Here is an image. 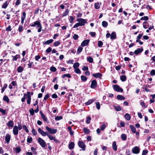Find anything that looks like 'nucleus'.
Masks as SVG:
<instances>
[{
    "label": "nucleus",
    "instance_id": "f257e3e1",
    "mask_svg": "<svg viewBox=\"0 0 155 155\" xmlns=\"http://www.w3.org/2000/svg\"><path fill=\"white\" fill-rule=\"evenodd\" d=\"M45 128L48 132L51 134H54L56 133L57 131V130L56 129H51L48 127L46 126Z\"/></svg>",
    "mask_w": 155,
    "mask_h": 155
},
{
    "label": "nucleus",
    "instance_id": "f03ea898",
    "mask_svg": "<svg viewBox=\"0 0 155 155\" xmlns=\"http://www.w3.org/2000/svg\"><path fill=\"white\" fill-rule=\"evenodd\" d=\"M38 141L42 148H44L45 147L46 145V142L41 138L38 137Z\"/></svg>",
    "mask_w": 155,
    "mask_h": 155
},
{
    "label": "nucleus",
    "instance_id": "7ed1b4c3",
    "mask_svg": "<svg viewBox=\"0 0 155 155\" xmlns=\"http://www.w3.org/2000/svg\"><path fill=\"white\" fill-rule=\"evenodd\" d=\"M113 88L115 91L118 92H122L123 91V89L117 85H113Z\"/></svg>",
    "mask_w": 155,
    "mask_h": 155
},
{
    "label": "nucleus",
    "instance_id": "20e7f679",
    "mask_svg": "<svg viewBox=\"0 0 155 155\" xmlns=\"http://www.w3.org/2000/svg\"><path fill=\"white\" fill-rule=\"evenodd\" d=\"M78 145L79 147L82 149L83 151L85 150V148L86 147L85 143L82 141H79L78 142Z\"/></svg>",
    "mask_w": 155,
    "mask_h": 155
},
{
    "label": "nucleus",
    "instance_id": "39448f33",
    "mask_svg": "<svg viewBox=\"0 0 155 155\" xmlns=\"http://www.w3.org/2000/svg\"><path fill=\"white\" fill-rule=\"evenodd\" d=\"M38 130V132L42 136H47L48 133L47 132H45L43 130H42L40 128H39Z\"/></svg>",
    "mask_w": 155,
    "mask_h": 155
},
{
    "label": "nucleus",
    "instance_id": "423d86ee",
    "mask_svg": "<svg viewBox=\"0 0 155 155\" xmlns=\"http://www.w3.org/2000/svg\"><path fill=\"white\" fill-rule=\"evenodd\" d=\"M140 149L137 146H135L132 149V152L134 154H137L140 152Z\"/></svg>",
    "mask_w": 155,
    "mask_h": 155
},
{
    "label": "nucleus",
    "instance_id": "0eeeda50",
    "mask_svg": "<svg viewBox=\"0 0 155 155\" xmlns=\"http://www.w3.org/2000/svg\"><path fill=\"white\" fill-rule=\"evenodd\" d=\"M76 20L77 21H78L79 23L81 24V25H83V26H84L85 25V24L87 23L85 19L81 18H78Z\"/></svg>",
    "mask_w": 155,
    "mask_h": 155
},
{
    "label": "nucleus",
    "instance_id": "6e6552de",
    "mask_svg": "<svg viewBox=\"0 0 155 155\" xmlns=\"http://www.w3.org/2000/svg\"><path fill=\"white\" fill-rule=\"evenodd\" d=\"M41 24L38 21H36L30 24V26L31 27H35L36 26V27L38 28Z\"/></svg>",
    "mask_w": 155,
    "mask_h": 155
},
{
    "label": "nucleus",
    "instance_id": "1a4fd4ad",
    "mask_svg": "<svg viewBox=\"0 0 155 155\" xmlns=\"http://www.w3.org/2000/svg\"><path fill=\"white\" fill-rule=\"evenodd\" d=\"M97 86V82L95 80H93L91 81V87L92 89H95Z\"/></svg>",
    "mask_w": 155,
    "mask_h": 155
},
{
    "label": "nucleus",
    "instance_id": "9d476101",
    "mask_svg": "<svg viewBox=\"0 0 155 155\" xmlns=\"http://www.w3.org/2000/svg\"><path fill=\"white\" fill-rule=\"evenodd\" d=\"M27 103L28 104H30L31 103V97L30 94V92L29 91L27 92Z\"/></svg>",
    "mask_w": 155,
    "mask_h": 155
},
{
    "label": "nucleus",
    "instance_id": "9b49d317",
    "mask_svg": "<svg viewBox=\"0 0 155 155\" xmlns=\"http://www.w3.org/2000/svg\"><path fill=\"white\" fill-rule=\"evenodd\" d=\"M13 134L15 135H18V127L16 126H15L13 128Z\"/></svg>",
    "mask_w": 155,
    "mask_h": 155
},
{
    "label": "nucleus",
    "instance_id": "f8f14e48",
    "mask_svg": "<svg viewBox=\"0 0 155 155\" xmlns=\"http://www.w3.org/2000/svg\"><path fill=\"white\" fill-rule=\"evenodd\" d=\"M11 139V136L9 134H7L5 137V140L7 144L9 143Z\"/></svg>",
    "mask_w": 155,
    "mask_h": 155
},
{
    "label": "nucleus",
    "instance_id": "ddd939ff",
    "mask_svg": "<svg viewBox=\"0 0 155 155\" xmlns=\"http://www.w3.org/2000/svg\"><path fill=\"white\" fill-rule=\"evenodd\" d=\"M89 41H90V40H89L88 39L84 40L81 43V45L82 47H84V46H87L88 45V44H89Z\"/></svg>",
    "mask_w": 155,
    "mask_h": 155
},
{
    "label": "nucleus",
    "instance_id": "4468645a",
    "mask_svg": "<svg viewBox=\"0 0 155 155\" xmlns=\"http://www.w3.org/2000/svg\"><path fill=\"white\" fill-rule=\"evenodd\" d=\"M92 76L96 78H101L102 76L101 74L100 73H96L93 74H92Z\"/></svg>",
    "mask_w": 155,
    "mask_h": 155
},
{
    "label": "nucleus",
    "instance_id": "2eb2a0df",
    "mask_svg": "<svg viewBox=\"0 0 155 155\" xmlns=\"http://www.w3.org/2000/svg\"><path fill=\"white\" fill-rule=\"evenodd\" d=\"M40 113L41 116V117L43 120L47 122H48V119L46 117L45 115L42 113V111H40Z\"/></svg>",
    "mask_w": 155,
    "mask_h": 155
},
{
    "label": "nucleus",
    "instance_id": "dca6fc26",
    "mask_svg": "<svg viewBox=\"0 0 155 155\" xmlns=\"http://www.w3.org/2000/svg\"><path fill=\"white\" fill-rule=\"evenodd\" d=\"M116 33L114 32H113L110 35V38L111 40H113L116 38Z\"/></svg>",
    "mask_w": 155,
    "mask_h": 155
},
{
    "label": "nucleus",
    "instance_id": "f3484780",
    "mask_svg": "<svg viewBox=\"0 0 155 155\" xmlns=\"http://www.w3.org/2000/svg\"><path fill=\"white\" fill-rule=\"evenodd\" d=\"M143 50V48H139L135 50L134 52V54H138L139 53L142 52Z\"/></svg>",
    "mask_w": 155,
    "mask_h": 155
},
{
    "label": "nucleus",
    "instance_id": "a211bd4d",
    "mask_svg": "<svg viewBox=\"0 0 155 155\" xmlns=\"http://www.w3.org/2000/svg\"><path fill=\"white\" fill-rule=\"evenodd\" d=\"M26 14L25 12H24L22 13V15L21 17V23L23 24L24 23V21L26 18Z\"/></svg>",
    "mask_w": 155,
    "mask_h": 155
},
{
    "label": "nucleus",
    "instance_id": "6ab92c4d",
    "mask_svg": "<svg viewBox=\"0 0 155 155\" xmlns=\"http://www.w3.org/2000/svg\"><path fill=\"white\" fill-rule=\"evenodd\" d=\"M7 125L9 127H13L14 125L13 121L10 120L7 123Z\"/></svg>",
    "mask_w": 155,
    "mask_h": 155
},
{
    "label": "nucleus",
    "instance_id": "aec40b11",
    "mask_svg": "<svg viewBox=\"0 0 155 155\" xmlns=\"http://www.w3.org/2000/svg\"><path fill=\"white\" fill-rule=\"evenodd\" d=\"M101 3H100L98 2L95 3L94 4V8L96 9H98L100 8Z\"/></svg>",
    "mask_w": 155,
    "mask_h": 155
},
{
    "label": "nucleus",
    "instance_id": "412c9836",
    "mask_svg": "<svg viewBox=\"0 0 155 155\" xmlns=\"http://www.w3.org/2000/svg\"><path fill=\"white\" fill-rule=\"evenodd\" d=\"M112 148L114 150L116 151L117 150V146L116 144V142L114 141L112 143Z\"/></svg>",
    "mask_w": 155,
    "mask_h": 155
},
{
    "label": "nucleus",
    "instance_id": "4be33fe9",
    "mask_svg": "<svg viewBox=\"0 0 155 155\" xmlns=\"http://www.w3.org/2000/svg\"><path fill=\"white\" fill-rule=\"evenodd\" d=\"M54 41V40L52 39H50L48 40L47 41H46L44 43V44L45 45H49L51 43H52Z\"/></svg>",
    "mask_w": 155,
    "mask_h": 155
},
{
    "label": "nucleus",
    "instance_id": "5701e85b",
    "mask_svg": "<svg viewBox=\"0 0 155 155\" xmlns=\"http://www.w3.org/2000/svg\"><path fill=\"white\" fill-rule=\"evenodd\" d=\"M74 143L73 142H71L69 144V148L70 149H72L74 148Z\"/></svg>",
    "mask_w": 155,
    "mask_h": 155
},
{
    "label": "nucleus",
    "instance_id": "b1692460",
    "mask_svg": "<svg viewBox=\"0 0 155 155\" xmlns=\"http://www.w3.org/2000/svg\"><path fill=\"white\" fill-rule=\"evenodd\" d=\"M83 130L86 134H88L90 132V130L85 127H84L83 129Z\"/></svg>",
    "mask_w": 155,
    "mask_h": 155
},
{
    "label": "nucleus",
    "instance_id": "393cba45",
    "mask_svg": "<svg viewBox=\"0 0 155 155\" xmlns=\"http://www.w3.org/2000/svg\"><path fill=\"white\" fill-rule=\"evenodd\" d=\"M117 98L119 100H124L125 99L124 97L120 95H118L117 96Z\"/></svg>",
    "mask_w": 155,
    "mask_h": 155
},
{
    "label": "nucleus",
    "instance_id": "a878e982",
    "mask_svg": "<svg viewBox=\"0 0 155 155\" xmlns=\"http://www.w3.org/2000/svg\"><path fill=\"white\" fill-rule=\"evenodd\" d=\"M94 101V99H90L85 103V104L86 105H89L91 104H92V103H93Z\"/></svg>",
    "mask_w": 155,
    "mask_h": 155
},
{
    "label": "nucleus",
    "instance_id": "bb28decb",
    "mask_svg": "<svg viewBox=\"0 0 155 155\" xmlns=\"http://www.w3.org/2000/svg\"><path fill=\"white\" fill-rule=\"evenodd\" d=\"M87 60L90 63H92L93 61V58L90 56L87 57Z\"/></svg>",
    "mask_w": 155,
    "mask_h": 155
},
{
    "label": "nucleus",
    "instance_id": "cd10ccee",
    "mask_svg": "<svg viewBox=\"0 0 155 155\" xmlns=\"http://www.w3.org/2000/svg\"><path fill=\"white\" fill-rule=\"evenodd\" d=\"M130 127L132 132L134 133H135L136 132V128L134 127V126L131 125H130Z\"/></svg>",
    "mask_w": 155,
    "mask_h": 155
},
{
    "label": "nucleus",
    "instance_id": "c85d7f7f",
    "mask_svg": "<svg viewBox=\"0 0 155 155\" xmlns=\"http://www.w3.org/2000/svg\"><path fill=\"white\" fill-rule=\"evenodd\" d=\"M124 117L125 118V119L127 120H129L131 118V117L130 115L128 114H126L124 115Z\"/></svg>",
    "mask_w": 155,
    "mask_h": 155
},
{
    "label": "nucleus",
    "instance_id": "c756f323",
    "mask_svg": "<svg viewBox=\"0 0 155 155\" xmlns=\"http://www.w3.org/2000/svg\"><path fill=\"white\" fill-rule=\"evenodd\" d=\"M12 57H13V60L16 61L18 58H20V55L19 54H16L15 56H12Z\"/></svg>",
    "mask_w": 155,
    "mask_h": 155
},
{
    "label": "nucleus",
    "instance_id": "7c9ffc66",
    "mask_svg": "<svg viewBox=\"0 0 155 155\" xmlns=\"http://www.w3.org/2000/svg\"><path fill=\"white\" fill-rule=\"evenodd\" d=\"M114 107L115 109V110L117 111H120L121 110V108L119 106L114 105Z\"/></svg>",
    "mask_w": 155,
    "mask_h": 155
},
{
    "label": "nucleus",
    "instance_id": "2f4dec72",
    "mask_svg": "<svg viewBox=\"0 0 155 155\" xmlns=\"http://www.w3.org/2000/svg\"><path fill=\"white\" fill-rule=\"evenodd\" d=\"M3 100L4 101L7 102L8 103H9V100L8 97L7 96L5 95L3 97Z\"/></svg>",
    "mask_w": 155,
    "mask_h": 155
},
{
    "label": "nucleus",
    "instance_id": "473e14b6",
    "mask_svg": "<svg viewBox=\"0 0 155 155\" xmlns=\"http://www.w3.org/2000/svg\"><path fill=\"white\" fill-rule=\"evenodd\" d=\"M102 25L104 27L106 28L108 26V24L107 21H104L102 22Z\"/></svg>",
    "mask_w": 155,
    "mask_h": 155
},
{
    "label": "nucleus",
    "instance_id": "72a5a7b5",
    "mask_svg": "<svg viewBox=\"0 0 155 155\" xmlns=\"http://www.w3.org/2000/svg\"><path fill=\"white\" fill-rule=\"evenodd\" d=\"M121 137L123 140H126L127 139V137L126 135L124 134H122L121 136Z\"/></svg>",
    "mask_w": 155,
    "mask_h": 155
},
{
    "label": "nucleus",
    "instance_id": "f704fd0d",
    "mask_svg": "<svg viewBox=\"0 0 155 155\" xmlns=\"http://www.w3.org/2000/svg\"><path fill=\"white\" fill-rule=\"evenodd\" d=\"M24 70V68L22 67L19 66L17 69V71L18 73H20L22 72Z\"/></svg>",
    "mask_w": 155,
    "mask_h": 155
},
{
    "label": "nucleus",
    "instance_id": "c9c22d12",
    "mask_svg": "<svg viewBox=\"0 0 155 155\" xmlns=\"http://www.w3.org/2000/svg\"><path fill=\"white\" fill-rule=\"evenodd\" d=\"M7 86H8V85L7 84H4L3 87L1 89L2 93H3L4 92L5 90L7 87Z\"/></svg>",
    "mask_w": 155,
    "mask_h": 155
},
{
    "label": "nucleus",
    "instance_id": "e433bc0d",
    "mask_svg": "<svg viewBox=\"0 0 155 155\" xmlns=\"http://www.w3.org/2000/svg\"><path fill=\"white\" fill-rule=\"evenodd\" d=\"M120 79L122 81H124L126 80V77L125 75H121L120 76Z\"/></svg>",
    "mask_w": 155,
    "mask_h": 155
},
{
    "label": "nucleus",
    "instance_id": "4c0bfd02",
    "mask_svg": "<svg viewBox=\"0 0 155 155\" xmlns=\"http://www.w3.org/2000/svg\"><path fill=\"white\" fill-rule=\"evenodd\" d=\"M83 48L81 47H79L77 50V54H79L83 50Z\"/></svg>",
    "mask_w": 155,
    "mask_h": 155
},
{
    "label": "nucleus",
    "instance_id": "58836bf2",
    "mask_svg": "<svg viewBox=\"0 0 155 155\" xmlns=\"http://www.w3.org/2000/svg\"><path fill=\"white\" fill-rule=\"evenodd\" d=\"M81 80L84 82H85L87 81V78L85 76L82 75L81 76Z\"/></svg>",
    "mask_w": 155,
    "mask_h": 155
},
{
    "label": "nucleus",
    "instance_id": "ea45409f",
    "mask_svg": "<svg viewBox=\"0 0 155 155\" xmlns=\"http://www.w3.org/2000/svg\"><path fill=\"white\" fill-rule=\"evenodd\" d=\"M80 23L79 22L77 23L73 27V28H77L80 26H83V25H81Z\"/></svg>",
    "mask_w": 155,
    "mask_h": 155
},
{
    "label": "nucleus",
    "instance_id": "a19ab883",
    "mask_svg": "<svg viewBox=\"0 0 155 155\" xmlns=\"http://www.w3.org/2000/svg\"><path fill=\"white\" fill-rule=\"evenodd\" d=\"M74 19L75 18L74 17H73L72 16H70V18L69 19L70 23L72 24L74 22L73 21Z\"/></svg>",
    "mask_w": 155,
    "mask_h": 155
},
{
    "label": "nucleus",
    "instance_id": "79ce46f5",
    "mask_svg": "<svg viewBox=\"0 0 155 155\" xmlns=\"http://www.w3.org/2000/svg\"><path fill=\"white\" fill-rule=\"evenodd\" d=\"M66 77L69 78H71V76L70 74H64L62 76L63 78H64Z\"/></svg>",
    "mask_w": 155,
    "mask_h": 155
},
{
    "label": "nucleus",
    "instance_id": "37998d69",
    "mask_svg": "<svg viewBox=\"0 0 155 155\" xmlns=\"http://www.w3.org/2000/svg\"><path fill=\"white\" fill-rule=\"evenodd\" d=\"M91 120V117L89 116H88L86 118V123L87 124H89Z\"/></svg>",
    "mask_w": 155,
    "mask_h": 155
},
{
    "label": "nucleus",
    "instance_id": "c03bdc74",
    "mask_svg": "<svg viewBox=\"0 0 155 155\" xmlns=\"http://www.w3.org/2000/svg\"><path fill=\"white\" fill-rule=\"evenodd\" d=\"M79 66V64L78 62L75 63L73 65V67L74 69L78 68Z\"/></svg>",
    "mask_w": 155,
    "mask_h": 155
},
{
    "label": "nucleus",
    "instance_id": "a18cd8bd",
    "mask_svg": "<svg viewBox=\"0 0 155 155\" xmlns=\"http://www.w3.org/2000/svg\"><path fill=\"white\" fill-rule=\"evenodd\" d=\"M148 23L147 22H144L143 23V26L144 28L147 29V28Z\"/></svg>",
    "mask_w": 155,
    "mask_h": 155
},
{
    "label": "nucleus",
    "instance_id": "49530a36",
    "mask_svg": "<svg viewBox=\"0 0 155 155\" xmlns=\"http://www.w3.org/2000/svg\"><path fill=\"white\" fill-rule=\"evenodd\" d=\"M47 136L49 138L50 140H54L55 138L54 137L51 135L49 134H48Z\"/></svg>",
    "mask_w": 155,
    "mask_h": 155
},
{
    "label": "nucleus",
    "instance_id": "de8ad7c7",
    "mask_svg": "<svg viewBox=\"0 0 155 155\" xmlns=\"http://www.w3.org/2000/svg\"><path fill=\"white\" fill-rule=\"evenodd\" d=\"M63 117L61 116H57L55 117V119L56 120H59L62 119Z\"/></svg>",
    "mask_w": 155,
    "mask_h": 155
},
{
    "label": "nucleus",
    "instance_id": "09e8293b",
    "mask_svg": "<svg viewBox=\"0 0 155 155\" xmlns=\"http://www.w3.org/2000/svg\"><path fill=\"white\" fill-rule=\"evenodd\" d=\"M96 106L97 107V108L98 110H99L100 108V104L99 102H96Z\"/></svg>",
    "mask_w": 155,
    "mask_h": 155
},
{
    "label": "nucleus",
    "instance_id": "8fccbe9b",
    "mask_svg": "<svg viewBox=\"0 0 155 155\" xmlns=\"http://www.w3.org/2000/svg\"><path fill=\"white\" fill-rule=\"evenodd\" d=\"M50 70L52 72H55L57 71V69L54 66H52L50 67Z\"/></svg>",
    "mask_w": 155,
    "mask_h": 155
},
{
    "label": "nucleus",
    "instance_id": "3c124183",
    "mask_svg": "<svg viewBox=\"0 0 155 155\" xmlns=\"http://www.w3.org/2000/svg\"><path fill=\"white\" fill-rule=\"evenodd\" d=\"M32 140V138L31 137H28L27 139V142L28 143H31Z\"/></svg>",
    "mask_w": 155,
    "mask_h": 155
},
{
    "label": "nucleus",
    "instance_id": "603ef678",
    "mask_svg": "<svg viewBox=\"0 0 155 155\" xmlns=\"http://www.w3.org/2000/svg\"><path fill=\"white\" fill-rule=\"evenodd\" d=\"M21 149L19 147H16L15 149V152L16 153H19L21 151Z\"/></svg>",
    "mask_w": 155,
    "mask_h": 155
},
{
    "label": "nucleus",
    "instance_id": "864d4df0",
    "mask_svg": "<svg viewBox=\"0 0 155 155\" xmlns=\"http://www.w3.org/2000/svg\"><path fill=\"white\" fill-rule=\"evenodd\" d=\"M0 112L2 113V114L3 115L6 114V110L2 109V108H0Z\"/></svg>",
    "mask_w": 155,
    "mask_h": 155
},
{
    "label": "nucleus",
    "instance_id": "5fc2aeb1",
    "mask_svg": "<svg viewBox=\"0 0 155 155\" xmlns=\"http://www.w3.org/2000/svg\"><path fill=\"white\" fill-rule=\"evenodd\" d=\"M23 128L24 130H25L27 133H28L29 132V130L27 128V127L25 125H24L23 126Z\"/></svg>",
    "mask_w": 155,
    "mask_h": 155
},
{
    "label": "nucleus",
    "instance_id": "6e6d98bb",
    "mask_svg": "<svg viewBox=\"0 0 155 155\" xmlns=\"http://www.w3.org/2000/svg\"><path fill=\"white\" fill-rule=\"evenodd\" d=\"M74 71L77 74H80L81 71L78 68H76L74 69Z\"/></svg>",
    "mask_w": 155,
    "mask_h": 155
},
{
    "label": "nucleus",
    "instance_id": "4d7b16f0",
    "mask_svg": "<svg viewBox=\"0 0 155 155\" xmlns=\"http://www.w3.org/2000/svg\"><path fill=\"white\" fill-rule=\"evenodd\" d=\"M140 20H144L147 21L148 20V17L147 16H144V17H142L140 18Z\"/></svg>",
    "mask_w": 155,
    "mask_h": 155
},
{
    "label": "nucleus",
    "instance_id": "13d9d810",
    "mask_svg": "<svg viewBox=\"0 0 155 155\" xmlns=\"http://www.w3.org/2000/svg\"><path fill=\"white\" fill-rule=\"evenodd\" d=\"M106 127V125L105 123H103L101 127V130H104Z\"/></svg>",
    "mask_w": 155,
    "mask_h": 155
},
{
    "label": "nucleus",
    "instance_id": "bf43d9fd",
    "mask_svg": "<svg viewBox=\"0 0 155 155\" xmlns=\"http://www.w3.org/2000/svg\"><path fill=\"white\" fill-rule=\"evenodd\" d=\"M140 104V105L143 107L144 108H146L147 107V106L145 105V104L144 102H141Z\"/></svg>",
    "mask_w": 155,
    "mask_h": 155
},
{
    "label": "nucleus",
    "instance_id": "052dcab7",
    "mask_svg": "<svg viewBox=\"0 0 155 155\" xmlns=\"http://www.w3.org/2000/svg\"><path fill=\"white\" fill-rule=\"evenodd\" d=\"M53 44L54 46H57L60 44V43L59 41H57L56 42H54Z\"/></svg>",
    "mask_w": 155,
    "mask_h": 155
},
{
    "label": "nucleus",
    "instance_id": "680f3d73",
    "mask_svg": "<svg viewBox=\"0 0 155 155\" xmlns=\"http://www.w3.org/2000/svg\"><path fill=\"white\" fill-rule=\"evenodd\" d=\"M29 112L31 115H33L34 114V111L33 108L30 109L29 110Z\"/></svg>",
    "mask_w": 155,
    "mask_h": 155
},
{
    "label": "nucleus",
    "instance_id": "e2e57ef3",
    "mask_svg": "<svg viewBox=\"0 0 155 155\" xmlns=\"http://www.w3.org/2000/svg\"><path fill=\"white\" fill-rule=\"evenodd\" d=\"M32 134L35 136L37 134V131L34 129H32Z\"/></svg>",
    "mask_w": 155,
    "mask_h": 155
},
{
    "label": "nucleus",
    "instance_id": "0e129e2a",
    "mask_svg": "<svg viewBox=\"0 0 155 155\" xmlns=\"http://www.w3.org/2000/svg\"><path fill=\"white\" fill-rule=\"evenodd\" d=\"M68 13V9L66 10L62 14V16H65L67 15Z\"/></svg>",
    "mask_w": 155,
    "mask_h": 155
},
{
    "label": "nucleus",
    "instance_id": "69168bd1",
    "mask_svg": "<svg viewBox=\"0 0 155 155\" xmlns=\"http://www.w3.org/2000/svg\"><path fill=\"white\" fill-rule=\"evenodd\" d=\"M23 30V27L22 25H20L19 26L18 31L19 32H21Z\"/></svg>",
    "mask_w": 155,
    "mask_h": 155
},
{
    "label": "nucleus",
    "instance_id": "338daca9",
    "mask_svg": "<svg viewBox=\"0 0 155 155\" xmlns=\"http://www.w3.org/2000/svg\"><path fill=\"white\" fill-rule=\"evenodd\" d=\"M150 74L151 76H154L155 75V70H152L151 71Z\"/></svg>",
    "mask_w": 155,
    "mask_h": 155
},
{
    "label": "nucleus",
    "instance_id": "774afa93",
    "mask_svg": "<svg viewBox=\"0 0 155 155\" xmlns=\"http://www.w3.org/2000/svg\"><path fill=\"white\" fill-rule=\"evenodd\" d=\"M148 153V151L147 150H143L142 155H146Z\"/></svg>",
    "mask_w": 155,
    "mask_h": 155
}]
</instances>
